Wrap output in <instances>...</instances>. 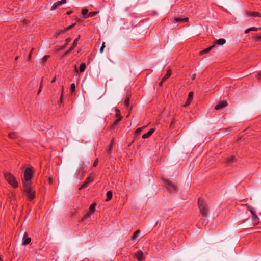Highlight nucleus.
Instances as JSON below:
<instances>
[{"instance_id":"33","label":"nucleus","mask_w":261,"mask_h":261,"mask_svg":"<svg viewBox=\"0 0 261 261\" xmlns=\"http://www.w3.org/2000/svg\"><path fill=\"white\" fill-rule=\"evenodd\" d=\"M193 93L192 92H190L188 95V100L191 101L193 98Z\"/></svg>"},{"instance_id":"19","label":"nucleus","mask_w":261,"mask_h":261,"mask_svg":"<svg viewBox=\"0 0 261 261\" xmlns=\"http://www.w3.org/2000/svg\"><path fill=\"white\" fill-rule=\"evenodd\" d=\"M107 198L106 199V201H109L112 197V192L111 191H109L107 192L106 194Z\"/></svg>"},{"instance_id":"35","label":"nucleus","mask_w":261,"mask_h":261,"mask_svg":"<svg viewBox=\"0 0 261 261\" xmlns=\"http://www.w3.org/2000/svg\"><path fill=\"white\" fill-rule=\"evenodd\" d=\"M71 38H67L66 39V43L64 45L63 47H65L71 41Z\"/></svg>"},{"instance_id":"17","label":"nucleus","mask_w":261,"mask_h":261,"mask_svg":"<svg viewBox=\"0 0 261 261\" xmlns=\"http://www.w3.org/2000/svg\"><path fill=\"white\" fill-rule=\"evenodd\" d=\"M226 43V40L224 39H219L216 41V44L220 45H222Z\"/></svg>"},{"instance_id":"28","label":"nucleus","mask_w":261,"mask_h":261,"mask_svg":"<svg viewBox=\"0 0 261 261\" xmlns=\"http://www.w3.org/2000/svg\"><path fill=\"white\" fill-rule=\"evenodd\" d=\"M9 137L10 138L14 139V138H15L17 137V134L15 132H12V133H10L9 134Z\"/></svg>"},{"instance_id":"42","label":"nucleus","mask_w":261,"mask_h":261,"mask_svg":"<svg viewBox=\"0 0 261 261\" xmlns=\"http://www.w3.org/2000/svg\"><path fill=\"white\" fill-rule=\"evenodd\" d=\"M190 102L191 101L188 100V99H187V101H186V104L185 105V107L188 106L190 104Z\"/></svg>"},{"instance_id":"46","label":"nucleus","mask_w":261,"mask_h":261,"mask_svg":"<svg viewBox=\"0 0 261 261\" xmlns=\"http://www.w3.org/2000/svg\"><path fill=\"white\" fill-rule=\"evenodd\" d=\"M113 143H114V140L112 139L111 141V143H110V144L109 146H111L112 147L113 145Z\"/></svg>"},{"instance_id":"15","label":"nucleus","mask_w":261,"mask_h":261,"mask_svg":"<svg viewBox=\"0 0 261 261\" xmlns=\"http://www.w3.org/2000/svg\"><path fill=\"white\" fill-rule=\"evenodd\" d=\"M25 234L24 235V237H23V245H27L28 244H29L30 242H31V238H29V237H25Z\"/></svg>"},{"instance_id":"54","label":"nucleus","mask_w":261,"mask_h":261,"mask_svg":"<svg viewBox=\"0 0 261 261\" xmlns=\"http://www.w3.org/2000/svg\"><path fill=\"white\" fill-rule=\"evenodd\" d=\"M47 57H48L47 56H45V57H44V60H46V59H47Z\"/></svg>"},{"instance_id":"30","label":"nucleus","mask_w":261,"mask_h":261,"mask_svg":"<svg viewBox=\"0 0 261 261\" xmlns=\"http://www.w3.org/2000/svg\"><path fill=\"white\" fill-rule=\"evenodd\" d=\"M97 13V12L96 11L91 12L88 14V17H91L94 16L96 15Z\"/></svg>"},{"instance_id":"55","label":"nucleus","mask_w":261,"mask_h":261,"mask_svg":"<svg viewBox=\"0 0 261 261\" xmlns=\"http://www.w3.org/2000/svg\"><path fill=\"white\" fill-rule=\"evenodd\" d=\"M62 94L61 95V97H60V100H62Z\"/></svg>"},{"instance_id":"52","label":"nucleus","mask_w":261,"mask_h":261,"mask_svg":"<svg viewBox=\"0 0 261 261\" xmlns=\"http://www.w3.org/2000/svg\"><path fill=\"white\" fill-rule=\"evenodd\" d=\"M259 77L261 78V72L258 74Z\"/></svg>"},{"instance_id":"8","label":"nucleus","mask_w":261,"mask_h":261,"mask_svg":"<svg viewBox=\"0 0 261 261\" xmlns=\"http://www.w3.org/2000/svg\"><path fill=\"white\" fill-rule=\"evenodd\" d=\"M80 38V36H79L78 38L75 39L74 40L73 43L72 44V46H71L70 48L65 53V55H67L70 53V52L75 47V46L77 45V41L79 40V39Z\"/></svg>"},{"instance_id":"26","label":"nucleus","mask_w":261,"mask_h":261,"mask_svg":"<svg viewBox=\"0 0 261 261\" xmlns=\"http://www.w3.org/2000/svg\"><path fill=\"white\" fill-rule=\"evenodd\" d=\"M88 12V11L86 9H83L82 10V14L84 16V17L85 18H88V15L86 16V15L87 14Z\"/></svg>"},{"instance_id":"9","label":"nucleus","mask_w":261,"mask_h":261,"mask_svg":"<svg viewBox=\"0 0 261 261\" xmlns=\"http://www.w3.org/2000/svg\"><path fill=\"white\" fill-rule=\"evenodd\" d=\"M227 105V102L225 100H223L219 102L218 105H216L215 107V109L216 110H220L226 107Z\"/></svg>"},{"instance_id":"34","label":"nucleus","mask_w":261,"mask_h":261,"mask_svg":"<svg viewBox=\"0 0 261 261\" xmlns=\"http://www.w3.org/2000/svg\"><path fill=\"white\" fill-rule=\"evenodd\" d=\"M260 29H261V28H257L254 27L250 28V30H251V31H256Z\"/></svg>"},{"instance_id":"4","label":"nucleus","mask_w":261,"mask_h":261,"mask_svg":"<svg viewBox=\"0 0 261 261\" xmlns=\"http://www.w3.org/2000/svg\"><path fill=\"white\" fill-rule=\"evenodd\" d=\"M164 182L165 186L169 192L173 193L177 191V187L170 181L166 179Z\"/></svg>"},{"instance_id":"50","label":"nucleus","mask_w":261,"mask_h":261,"mask_svg":"<svg viewBox=\"0 0 261 261\" xmlns=\"http://www.w3.org/2000/svg\"><path fill=\"white\" fill-rule=\"evenodd\" d=\"M71 13V11H68V12H67V15H70Z\"/></svg>"},{"instance_id":"16","label":"nucleus","mask_w":261,"mask_h":261,"mask_svg":"<svg viewBox=\"0 0 261 261\" xmlns=\"http://www.w3.org/2000/svg\"><path fill=\"white\" fill-rule=\"evenodd\" d=\"M171 74V70L169 69L167 71L166 74L162 78L163 81H165L167 79H168L170 76Z\"/></svg>"},{"instance_id":"48","label":"nucleus","mask_w":261,"mask_h":261,"mask_svg":"<svg viewBox=\"0 0 261 261\" xmlns=\"http://www.w3.org/2000/svg\"><path fill=\"white\" fill-rule=\"evenodd\" d=\"M55 81H56V77H54L53 78V79L51 80V82L52 83H54V82H55Z\"/></svg>"},{"instance_id":"13","label":"nucleus","mask_w":261,"mask_h":261,"mask_svg":"<svg viewBox=\"0 0 261 261\" xmlns=\"http://www.w3.org/2000/svg\"><path fill=\"white\" fill-rule=\"evenodd\" d=\"M247 16L252 17H261V14L257 12L248 11L246 13Z\"/></svg>"},{"instance_id":"14","label":"nucleus","mask_w":261,"mask_h":261,"mask_svg":"<svg viewBox=\"0 0 261 261\" xmlns=\"http://www.w3.org/2000/svg\"><path fill=\"white\" fill-rule=\"evenodd\" d=\"M252 222L254 225H256L259 223V219L257 217V215H254L252 216Z\"/></svg>"},{"instance_id":"3","label":"nucleus","mask_w":261,"mask_h":261,"mask_svg":"<svg viewBox=\"0 0 261 261\" xmlns=\"http://www.w3.org/2000/svg\"><path fill=\"white\" fill-rule=\"evenodd\" d=\"M24 193L29 200H32L35 197V193L32 190L29 185H24Z\"/></svg>"},{"instance_id":"43","label":"nucleus","mask_w":261,"mask_h":261,"mask_svg":"<svg viewBox=\"0 0 261 261\" xmlns=\"http://www.w3.org/2000/svg\"><path fill=\"white\" fill-rule=\"evenodd\" d=\"M250 31H251V30H250V28L247 29H246V30H245V34H247V33H249Z\"/></svg>"},{"instance_id":"44","label":"nucleus","mask_w":261,"mask_h":261,"mask_svg":"<svg viewBox=\"0 0 261 261\" xmlns=\"http://www.w3.org/2000/svg\"><path fill=\"white\" fill-rule=\"evenodd\" d=\"M105 47L103 46H101L100 48V53H102L103 52V49Z\"/></svg>"},{"instance_id":"11","label":"nucleus","mask_w":261,"mask_h":261,"mask_svg":"<svg viewBox=\"0 0 261 261\" xmlns=\"http://www.w3.org/2000/svg\"><path fill=\"white\" fill-rule=\"evenodd\" d=\"M188 20V18L185 17L182 18L181 17H178L175 18L173 20V22L174 23H177V22H184L187 21Z\"/></svg>"},{"instance_id":"36","label":"nucleus","mask_w":261,"mask_h":261,"mask_svg":"<svg viewBox=\"0 0 261 261\" xmlns=\"http://www.w3.org/2000/svg\"><path fill=\"white\" fill-rule=\"evenodd\" d=\"M66 32V31L64 30H59L57 32V35H60L61 34L65 33Z\"/></svg>"},{"instance_id":"21","label":"nucleus","mask_w":261,"mask_h":261,"mask_svg":"<svg viewBox=\"0 0 261 261\" xmlns=\"http://www.w3.org/2000/svg\"><path fill=\"white\" fill-rule=\"evenodd\" d=\"M236 160V157L235 156H229L227 158V162L228 164H230L232 162H233V161Z\"/></svg>"},{"instance_id":"31","label":"nucleus","mask_w":261,"mask_h":261,"mask_svg":"<svg viewBox=\"0 0 261 261\" xmlns=\"http://www.w3.org/2000/svg\"><path fill=\"white\" fill-rule=\"evenodd\" d=\"M248 208L249 210V211L250 212V213H251L252 216L254 215H256V212H255V210H254L253 208H252L251 207H250V206H248Z\"/></svg>"},{"instance_id":"18","label":"nucleus","mask_w":261,"mask_h":261,"mask_svg":"<svg viewBox=\"0 0 261 261\" xmlns=\"http://www.w3.org/2000/svg\"><path fill=\"white\" fill-rule=\"evenodd\" d=\"M140 230H136L134 233L133 235L131 237L130 240H134L136 239L137 238V237L138 236V235L140 234Z\"/></svg>"},{"instance_id":"53","label":"nucleus","mask_w":261,"mask_h":261,"mask_svg":"<svg viewBox=\"0 0 261 261\" xmlns=\"http://www.w3.org/2000/svg\"><path fill=\"white\" fill-rule=\"evenodd\" d=\"M49 182L50 183H51V178H49Z\"/></svg>"},{"instance_id":"40","label":"nucleus","mask_w":261,"mask_h":261,"mask_svg":"<svg viewBox=\"0 0 261 261\" xmlns=\"http://www.w3.org/2000/svg\"><path fill=\"white\" fill-rule=\"evenodd\" d=\"M255 39L256 41H261V36H257Z\"/></svg>"},{"instance_id":"23","label":"nucleus","mask_w":261,"mask_h":261,"mask_svg":"<svg viewBox=\"0 0 261 261\" xmlns=\"http://www.w3.org/2000/svg\"><path fill=\"white\" fill-rule=\"evenodd\" d=\"M86 68V65L85 63H82L79 67V70L81 72H83L84 71Z\"/></svg>"},{"instance_id":"5","label":"nucleus","mask_w":261,"mask_h":261,"mask_svg":"<svg viewBox=\"0 0 261 261\" xmlns=\"http://www.w3.org/2000/svg\"><path fill=\"white\" fill-rule=\"evenodd\" d=\"M33 171L31 168H27L25 170L24 177L25 182L24 183V185H29V181H30L32 177Z\"/></svg>"},{"instance_id":"10","label":"nucleus","mask_w":261,"mask_h":261,"mask_svg":"<svg viewBox=\"0 0 261 261\" xmlns=\"http://www.w3.org/2000/svg\"><path fill=\"white\" fill-rule=\"evenodd\" d=\"M135 257L138 261H142L144 259L143 253L141 250H139L135 253Z\"/></svg>"},{"instance_id":"32","label":"nucleus","mask_w":261,"mask_h":261,"mask_svg":"<svg viewBox=\"0 0 261 261\" xmlns=\"http://www.w3.org/2000/svg\"><path fill=\"white\" fill-rule=\"evenodd\" d=\"M92 214V213H91L90 212H88L86 214H85L83 217V220H84V219H87L88 218H89L90 217V216Z\"/></svg>"},{"instance_id":"41","label":"nucleus","mask_w":261,"mask_h":261,"mask_svg":"<svg viewBox=\"0 0 261 261\" xmlns=\"http://www.w3.org/2000/svg\"><path fill=\"white\" fill-rule=\"evenodd\" d=\"M196 74L195 73L193 74L192 75V76H191V79H192V80H194L195 79V78H196Z\"/></svg>"},{"instance_id":"6","label":"nucleus","mask_w":261,"mask_h":261,"mask_svg":"<svg viewBox=\"0 0 261 261\" xmlns=\"http://www.w3.org/2000/svg\"><path fill=\"white\" fill-rule=\"evenodd\" d=\"M66 3V0H61L60 1H58L54 4V5L51 7V10H55L58 8L60 6L62 5L63 4H65Z\"/></svg>"},{"instance_id":"47","label":"nucleus","mask_w":261,"mask_h":261,"mask_svg":"<svg viewBox=\"0 0 261 261\" xmlns=\"http://www.w3.org/2000/svg\"><path fill=\"white\" fill-rule=\"evenodd\" d=\"M41 88H42V85L41 84V85H40V88H39V90H38V94H39V93H40V92H41Z\"/></svg>"},{"instance_id":"37","label":"nucleus","mask_w":261,"mask_h":261,"mask_svg":"<svg viewBox=\"0 0 261 261\" xmlns=\"http://www.w3.org/2000/svg\"><path fill=\"white\" fill-rule=\"evenodd\" d=\"M112 149V146H109L107 148V151L108 152V153H111V150Z\"/></svg>"},{"instance_id":"49","label":"nucleus","mask_w":261,"mask_h":261,"mask_svg":"<svg viewBox=\"0 0 261 261\" xmlns=\"http://www.w3.org/2000/svg\"><path fill=\"white\" fill-rule=\"evenodd\" d=\"M164 81H163V79H162L161 81L160 82L159 85L160 86H162L163 83L164 82Z\"/></svg>"},{"instance_id":"7","label":"nucleus","mask_w":261,"mask_h":261,"mask_svg":"<svg viewBox=\"0 0 261 261\" xmlns=\"http://www.w3.org/2000/svg\"><path fill=\"white\" fill-rule=\"evenodd\" d=\"M93 180V178L92 176H90L88 177L86 179L85 181L83 182L82 185L81 186L80 189L85 188L87 187L88 186V184L90 182H91Z\"/></svg>"},{"instance_id":"20","label":"nucleus","mask_w":261,"mask_h":261,"mask_svg":"<svg viewBox=\"0 0 261 261\" xmlns=\"http://www.w3.org/2000/svg\"><path fill=\"white\" fill-rule=\"evenodd\" d=\"M70 89L71 94L75 95V85L74 83L71 84Z\"/></svg>"},{"instance_id":"39","label":"nucleus","mask_w":261,"mask_h":261,"mask_svg":"<svg viewBox=\"0 0 261 261\" xmlns=\"http://www.w3.org/2000/svg\"><path fill=\"white\" fill-rule=\"evenodd\" d=\"M73 27V25H69L68 27L66 28V29L65 30L66 31L69 30L71 28H72Z\"/></svg>"},{"instance_id":"45","label":"nucleus","mask_w":261,"mask_h":261,"mask_svg":"<svg viewBox=\"0 0 261 261\" xmlns=\"http://www.w3.org/2000/svg\"><path fill=\"white\" fill-rule=\"evenodd\" d=\"M115 111L116 112V115H118L119 114V113H120V111H119V110L118 109H115Z\"/></svg>"},{"instance_id":"12","label":"nucleus","mask_w":261,"mask_h":261,"mask_svg":"<svg viewBox=\"0 0 261 261\" xmlns=\"http://www.w3.org/2000/svg\"><path fill=\"white\" fill-rule=\"evenodd\" d=\"M154 128H151L147 133H145L142 135V138L146 139L149 137L154 133Z\"/></svg>"},{"instance_id":"57","label":"nucleus","mask_w":261,"mask_h":261,"mask_svg":"<svg viewBox=\"0 0 261 261\" xmlns=\"http://www.w3.org/2000/svg\"><path fill=\"white\" fill-rule=\"evenodd\" d=\"M158 223V222L156 221V223H155V225H157Z\"/></svg>"},{"instance_id":"51","label":"nucleus","mask_w":261,"mask_h":261,"mask_svg":"<svg viewBox=\"0 0 261 261\" xmlns=\"http://www.w3.org/2000/svg\"><path fill=\"white\" fill-rule=\"evenodd\" d=\"M105 42H103V43H102V46H103V47H105Z\"/></svg>"},{"instance_id":"27","label":"nucleus","mask_w":261,"mask_h":261,"mask_svg":"<svg viewBox=\"0 0 261 261\" xmlns=\"http://www.w3.org/2000/svg\"><path fill=\"white\" fill-rule=\"evenodd\" d=\"M129 98H127L124 100V106L126 108H128L129 106Z\"/></svg>"},{"instance_id":"24","label":"nucleus","mask_w":261,"mask_h":261,"mask_svg":"<svg viewBox=\"0 0 261 261\" xmlns=\"http://www.w3.org/2000/svg\"><path fill=\"white\" fill-rule=\"evenodd\" d=\"M145 127V126H143L142 127L138 128L135 131L136 135H139Z\"/></svg>"},{"instance_id":"2","label":"nucleus","mask_w":261,"mask_h":261,"mask_svg":"<svg viewBox=\"0 0 261 261\" xmlns=\"http://www.w3.org/2000/svg\"><path fill=\"white\" fill-rule=\"evenodd\" d=\"M4 175L5 179L13 187L16 188L18 187L17 182L12 174L10 173H6Z\"/></svg>"},{"instance_id":"22","label":"nucleus","mask_w":261,"mask_h":261,"mask_svg":"<svg viewBox=\"0 0 261 261\" xmlns=\"http://www.w3.org/2000/svg\"><path fill=\"white\" fill-rule=\"evenodd\" d=\"M95 203H93L89 207V212L93 214L95 211Z\"/></svg>"},{"instance_id":"38","label":"nucleus","mask_w":261,"mask_h":261,"mask_svg":"<svg viewBox=\"0 0 261 261\" xmlns=\"http://www.w3.org/2000/svg\"><path fill=\"white\" fill-rule=\"evenodd\" d=\"M98 160L97 159L93 163V166L94 167H96L98 164Z\"/></svg>"},{"instance_id":"56","label":"nucleus","mask_w":261,"mask_h":261,"mask_svg":"<svg viewBox=\"0 0 261 261\" xmlns=\"http://www.w3.org/2000/svg\"><path fill=\"white\" fill-rule=\"evenodd\" d=\"M18 56H17V57L15 58V60H17V59H18Z\"/></svg>"},{"instance_id":"29","label":"nucleus","mask_w":261,"mask_h":261,"mask_svg":"<svg viewBox=\"0 0 261 261\" xmlns=\"http://www.w3.org/2000/svg\"><path fill=\"white\" fill-rule=\"evenodd\" d=\"M214 47V45H213V46H211L205 49H204L203 51H202V53H208L213 47Z\"/></svg>"},{"instance_id":"25","label":"nucleus","mask_w":261,"mask_h":261,"mask_svg":"<svg viewBox=\"0 0 261 261\" xmlns=\"http://www.w3.org/2000/svg\"><path fill=\"white\" fill-rule=\"evenodd\" d=\"M121 120V118H118L113 123L112 127H111V128L112 129H113L114 127H115V126L117 125L118 123L119 122L120 120Z\"/></svg>"},{"instance_id":"1","label":"nucleus","mask_w":261,"mask_h":261,"mask_svg":"<svg viewBox=\"0 0 261 261\" xmlns=\"http://www.w3.org/2000/svg\"><path fill=\"white\" fill-rule=\"evenodd\" d=\"M198 204L200 213L203 216H206L207 215L208 208L205 201L203 199H199Z\"/></svg>"}]
</instances>
